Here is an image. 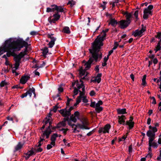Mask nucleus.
I'll list each match as a JSON object with an SVG mask.
<instances>
[{
    "mask_svg": "<svg viewBox=\"0 0 161 161\" xmlns=\"http://www.w3.org/2000/svg\"><path fill=\"white\" fill-rule=\"evenodd\" d=\"M58 104H57V105L54 106L52 110L54 113H55L56 112L57 109L58 108Z\"/></svg>",
    "mask_w": 161,
    "mask_h": 161,
    "instance_id": "42",
    "label": "nucleus"
},
{
    "mask_svg": "<svg viewBox=\"0 0 161 161\" xmlns=\"http://www.w3.org/2000/svg\"><path fill=\"white\" fill-rule=\"evenodd\" d=\"M59 112L63 117H68L71 114L69 111H68L66 108L59 110Z\"/></svg>",
    "mask_w": 161,
    "mask_h": 161,
    "instance_id": "11",
    "label": "nucleus"
},
{
    "mask_svg": "<svg viewBox=\"0 0 161 161\" xmlns=\"http://www.w3.org/2000/svg\"><path fill=\"white\" fill-rule=\"evenodd\" d=\"M77 118L73 115H72L70 117V120L73 121L75 123L77 121Z\"/></svg>",
    "mask_w": 161,
    "mask_h": 161,
    "instance_id": "33",
    "label": "nucleus"
},
{
    "mask_svg": "<svg viewBox=\"0 0 161 161\" xmlns=\"http://www.w3.org/2000/svg\"><path fill=\"white\" fill-rule=\"evenodd\" d=\"M152 130L154 133L156 132L157 131V129L156 127H153Z\"/></svg>",
    "mask_w": 161,
    "mask_h": 161,
    "instance_id": "56",
    "label": "nucleus"
},
{
    "mask_svg": "<svg viewBox=\"0 0 161 161\" xmlns=\"http://www.w3.org/2000/svg\"><path fill=\"white\" fill-rule=\"evenodd\" d=\"M82 125L80 124H77V128L89 129V128L87 126L88 125V122L87 119L86 118H83L81 120Z\"/></svg>",
    "mask_w": 161,
    "mask_h": 161,
    "instance_id": "7",
    "label": "nucleus"
},
{
    "mask_svg": "<svg viewBox=\"0 0 161 161\" xmlns=\"http://www.w3.org/2000/svg\"><path fill=\"white\" fill-rule=\"evenodd\" d=\"M27 95V92H26L25 93L22 94V95L21 96V97L22 98H23L24 97H26Z\"/></svg>",
    "mask_w": 161,
    "mask_h": 161,
    "instance_id": "57",
    "label": "nucleus"
},
{
    "mask_svg": "<svg viewBox=\"0 0 161 161\" xmlns=\"http://www.w3.org/2000/svg\"><path fill=\"white\" fill-rule=\"evenodd\" d=\"M53 17L54 18V20H53V19H52V20H51L50 21L51 23H52V22L54 23V21H56L57 20H58L60 17V16L57 13L54 14L53 15Z\"/></svg>",
    "mask_w": 161,
    "mask_h": 161,
    "instance_id": "21",
    "label": "nucleus"
},
{
    "mask_svg": "<svg viewBox=\"0 0 161 161\" xmlns=\"http://www.w3.org/2000/svg\"><path fill=\"white\" fill-rule=\"evenodd\" d=\"M148 14L144 13L143 18L144 19H147L148 17Z\"/></svg>",
    "mask_w": 161,
    "mask_h": 161,
    "instance_id": "50",
    "label": "nucleus"
},
{
    "mask_svg": "<svg viewBox=\"0 0 161 161\" xmlns=\"http://www.w3.org/2000/svg\"><path fill=\"white\" fill-rule=\"evenodd\" d=\"M58 135L57 134H54L51 136V144H52L53 146H54L55 145V141L56 140V138L58 137Z\"/></svg>",
    "mask_w": 161,
    "mask_h": 161,
    "instance_id": "19",
    "label": "nucleus"
},
{
    "mask_svg": "<svg viewBox=\"0 0 161 161\" xmlns=\"http://www.w3.org/2000/svg\"><path fill=\"white\" fill-rule=\"evenodd\" d=\"M133 118L131 116L130 117V120L126 122V125L129 126L130 129H132L134 126V122H132Z\"/></svg>",
    "mask_w": 161,
    "mask_h": 161,
    "instance_id": "17",
    "label": "nucleus"
},
{
    "mask_svg": "<svg viewBox=\"0 0 161 161\" xmlns=\"http://www.w3.org/2000/svg\"><path fill=\"white\" fill-rule=\"evenodd\" d=\"M58 91L59 92H62L63 91V88L61 86H60L58 88Z\"/></svg>",
    "mask_w": 161,
    "mask_h": 161,
    "instance_id": "51",
    "label": "nucleus"
},
{
    "mask_svg": "<svg viewBox=\"0 0 161 161\" xmlns=\"http://www.w3.org/2000/svg\"><path fill=\"white\" fill-rule=\"evenodd\" d=\"M103 104V102L101 101H99L97 103L95 102H92L90 105V106L93 108H95L96 111L99 113L103 110V108L100 107L101 105Z\"/></svg>",
    "mask_w": 161,
    "mask_h": 161,
    "instance_id": "6",
    "label": "nucleus"
},
{
    "mask_svg": "<svg viewBox=\"0 0 161 161\" xmlns=\"http://www.w3.org/2000/svg\"><path fill=\"white\" fill-rule=\"evenodd\" d=\"M47 12H50L53 11L52 10V9H51V8H47Z\"/></svg>",
    "mask_w": 161,
    "mask_h": 161,
    "instance_id": "62",
    "label": "nucleus"
},
{
    "mask_svg": "<svg viewBox=\"0 0 161 161\" xmlns=\"http://www.w3.org/2000/svg\"><path fill=\"white\" fill-rule=\"evenodd\" d=\"M27 92V94H28L30 97H31L32 95V93H33L34 96H35V90L34 88H32L29 89L28 91Z\"/></svg>",
    "mask_w": 161,
    "mask_h": 161,
    "instance_id": "23",
    "label": "nucleus"
},
{
    "mask_svg": "<svg viewBox=\"0 0 161 161\" xmlns=\"http://www.w3.org/2000/svg\"><path fill=\"white\" fill-rule=\"evenodd\" d=\"M153 8V6L152 5H149L148 6L147 8L150 10H151Z\"/></svg>",
    "mask_w": 161,
    "mask_h": 161,
    "instance_id": "61",
    "label": "nucleus"
},
{
    "mask_svg": "<svg viewBox=\"0 0 161 161\" xmlns=\"http://www.w3.org/2000/svg\"><path fill=\"white\" fill-rule=\"evenodd\" d=\"M158 62V60L157 58H155L153 60V63L154 64H156Z\"/></svg>",
    "mask_w": 161,
    "mask_h": 161,
    "instance_id": "64",
    "label": "nucleus"
},
{
    "mask_svg": "<svg viewBox=\"0 0 161 161\" xmlns=\"http://www.w3.org/2000/svg\"><path fill=\"white\" fill-rule=\"evenodd\" d=\"M118 118V122L121 124L125 125V119H126L125 116L122 115L121 116H119Z\"/></svg>",
    "mask_w": 161,
    "mask_h": 161,
    "instance_id": "18",
    "label": "nucleus"
},
{
    "mask_svg": "<svg viewBox=\"0 0 161 161\" xmlns=\"http://www.w3.org/2000/svg\"><path fill=\"white\" fill-rule=\"evenodd\" d=\"M75 2L73 0L69 1L68 3V4H70L71 7H73L74 5L75 4Z\"/></svg>",
    "mask_w": 161,
    "mask_h": 161,
    "instance_id": "36",
    "label": "nucleus"
},
{
    "mask_svg": "<svg viewBox=\"0 0 161 161\" xmlns=\"http://www.w3.org/2000/svg\"><path fill=\"white\" fill-rule=\"evenodd\" d=\"M78 89L76 88L75 87L74 90V95H73L74 97H75V95L78 94Z\"/></svg>",
    "mask_w": 161,
    "mask_h": 161,
    "instance_id": "43",
    "label": "nucleus"
},
{
    "mask_svg": "<svg viewBox=\"0 0 161 161\" xmlns=\"http://www.w3.org/2000/svg\"><path fill=\"white\" fill-rule=\"evenodd\" d=\"M106 36L105 32L103 31L92 43V48L89 49L90 52L92 53V56L96 61L97 60L98 55L95 53L96 52H99L101 47L103 45L102 41L104 40Z\"/></svg>",
    "mask_w": 161,
    "mask_h": 161,
    "instance_id": "2",
    "label": "nucleus"
},
{
    "mask_svg": "<svg viewBox=\"0 0 161 161\" xmlns=\"http://www.w3.org/2000/svg\"><path fill=\"white\" fill-rule=\"evenodd\" d=\"M152 152H148V154L147 155L146 157L148 158H151L152 157Z\"/></svg>",
    "mask_w": 161,
    "mask_h": 161,
    "instance_id": "45",
    "label": "nucleus"
},
{
    "mask_svg": "<svg viewBox=\"0 0 161 161\" xmlns=\"http://www.w3.org/2000/svg\"><path fill=\"white\" fill-rule=\"evenodd\" d=\"M63 31L64 33L67 34H69L70 32L69 27L67 26L65 27L64 28Z\"/></svg>",
    "mask_w": 161,
    "mask_h": 161,
    "instance_id": "30",
    "label": "nucleus"
},
{
    "mask_svg": "<svg viewBox=\"0 0 161 161\" xmlns=\"http://www.w3.org/2000/svg\"><path fill=\"white\" fill-rule=\"evenodd\" d=\"M95 69L97 71V72H98L99 71V66H96L95 68Z\"/></svg>",
    "mask_w": 161,
    "mask_h": 161,
    "instance_id": "60",
    "label": "nucleus"
},
{
    "mask_svg": "<svg viewBox=\"0 0 161 161\" xmlns=\"http://www.w3.org/2000/svg\"><path fill=\"white\" fill-rule=\"evenodd\" d=\"M138 11L137 10L135 12V13L134 14V15L136 19H138Z\"/></svg>",
    "mask_w": 161,
    "mask_h": 161,
    "instance_id": "44",
    "label": "nucleus"
},
{
    "mask_svg": "<svg viewBox=\"0 0 161 161\" xmlns=\"http://www.w3.org/2000/svg\"><path fill=\"white\" fill-rule=\"evenodd\" d=\"M80 81L81 82L80 84H78V81H77V86L79 90L82 88V91L79 90L80 92V95L77 98L76 103L74 104V106H76L78 104L81 102V99H82L83 102L84 103H87L88 101L87 99H86V97L85 95V87L83 84V81H82L81 80H80Z\"/></svg>",
    "mask_w": 161,
    "mask_h": 161,
    "instance_id": "4",
    "label": "nucleus"
},
{
    "mask_svg": "<svg viewBox=\"0 0 161 161\" xmlns=\"http://www.w3.org/2000/svg\"><path fill=\"white\" fill-rule=\"evenodd\" d=\"M68 129H62L61 130L63 132V133L64 135L66 134V132L68 130Z\"/></svg>",
    "mask_w": 161,
    "mask_h": 161,
    "instance_id": "48",
    "label": "nucleus"
},
{
    "mask_svg": "<svg viewBox=\"0 0 161 161\" xmlns=\"http://www.w3.org/2000/svg\"><path fill=\"white\" fill-rule=\"evenodd\" d=\"M90 96H93L95 95V93L94 91H92L90 92Z\"/></svg>",
    "mask_w": 161,
    "mask_h": 161,
    "instance_id": "52",
    "label": "nucleus"
},
{
    "mask_svg": "<svg viewBox=\"0 0 161 161\" xmlns=\"http://www.w3.org/2000/svg\"><path fill=\"white\" fill-rule=\"evenodd\" d=\"M23 145V144L21 143V142L19 143L18 145L15 147V149L16 151L18 150L21 149Z\"/></svg>",
    "mask_w": 161,
    "mask_h": 161,
    "instance_id": "29",
    "label": "nucleus"
},
{
    "mask_svg": "<svg viewBox=\"0 0 161 161\" xmlns=\"http://www.w3.org/2000/svg\"><path fill=\"white\" fill-rule=\"evenodd\" d=\"M147 134V136L149 137L155 136V134L153 133L151 130L148 131Z\"/></svg>",
    "mask_w": 161,
    "mask_h": 161,
    "instance_id": "31",
    "label": "nucleus"
},
{
    "mask_svg": "<svg viewBox=\"0 0 161 161\" xmlns=\"http://www.w3.org/2000/svg\"><path fill=\"white\" fill-rule=\"evenodd\" d=\"M144 13L147 14H151L152 12L151 10H150L147 8H145L144 11Z\"/></svg>",
    "mask_w": 161,
    "mask_h": 161,
    "instance_id": "37",
    "label": "nucleus"
},
{
    "mask_svg": "<svg viewBox=\"0 0 161 161\" xmlns=\"http://www.w3.org/2000/svg\"><path fill=\"white\" fill-rule=\"evenodd\" d=\"M151 98L153 100V102H152V103L153 104H156V100L154 97H151Z\"/></svg>",
    "mask_w": 161,
    "mask_h": 161,
    "instance_id": "49",
    "label": "nucleus"
},
{
    "mask_svg": "<svg viewBox=\"0 0 161 161\" xmlns=\"http://www.w3.org/2000/svg\"><path fill=\"white\" fill-rule=\"evenodd\" d=\"M101 74L100 73L98 74L97 76L96 77L95 79L92 80V81L93 82H97L98 83H99L101 81Z\"/></svg>",
    "mask_w": 161,
    "mask_h": 161,
    "instance_id": "20",
    "label": "nucleus"
},
{
    "mask_svg": "<svg viewBox=\"0 0 161 161\" xmlns=\"http://www.w3.org/2000/svg\"><path fill=\"white\" fill-rule=\"evenodd\" d=\"M68 124L71 126L72 128H74L73 132L75 133L77 132H79V131L77 130V124L76 125H75L74 124H72L71 122V120H68Z\"/></svg>",
    "mask_w": 161,
    "mask_h": 161,
    "instance_id": "14",
    "label": "nucleus"
},
{
    "mask_svg": "<svg viewBox=\"0 0 161 161\" xmlns=\"http://www.w3.org/2000/svg\"><path fill=\"white\" fill-rule=\"evenodd\" d=\"M122 14L125 15L126 18V21L130 23L131 19L132 18L133 14L132 13H129L127 11H122Z\"/></svg>",
    "mask_w": 161,
    "mask_h": 161,
    "instance_id": "9",
    "label": "nucleus"
},
{
    "mask_svg": "<svg viewBox=\"0 0 161 161\" xmlns=\"http://www.w3.org/2000/svg\"><path fill=\"white\" fill-rule=\"evenodd\" d=\"M79 71L80 75L81 77H82L83 75H85L86 76L87 75V74L86 73V72L85 70H83L82 67L80 68Z\"/></svg>",
    "mask_w": 161,
    "mask_h": 161,
    "instance_id": "25",
    "label": "nucleus"
},
{
    "mask_svg": "<svg viewBox=\"0 0 161 161\" xmlns=\"http://www.w3.org/2000/svg\"><path fill=\"white\" fill-rule=\"evenodd\" d=\"M57 11L59 12H63L64 11V8L61 6H57Z\"/></svg>",
    "mask_w": 161,
    "mask_h": 161,
    "instance_id": "35",
    "label": "nucleus"
},
{
    "mask_svg": "<svg viewBox=\"0 0 161 161\" xmlns=\"http://www.w3.org/2000/svg\"><path fill=\"white\" fill-rule=\"evenodd\" d=\"M160 45L159 44V43H158L156 47V48L155 49V50L156 51V52L157 51L159 50L160 49Z\"/></svg>",
    "mask_w": 161,
    "mask_h": 161,
    "instance_id": "38",
    "label": "nucleus"
},
{
    "mask_svg": "<svg viewBox=\"0 0 161 161\" xmlns=\"http://www.w3.org/2000/svg\"><path fill=\"white\" fill-rule=\"evenodd\" d=\"M30 79V76L24 75L21 77L20 80V82L22 84H25Z\"/></svg>",
    "mask_w": 161,
    "mask_h": 161,
    "instance_id": "13",
    "label": "nucleus"
},
{
    "mask_svg": "<svg viewBox=\"0 0 161 161\" xmlns=\"http://www.w3.org/2000/svg\"><path fill=\"white\" fill-rule=\"evenodd\" d=\"M52 115V114L50 113L48 116L46 117L44 120V124L46 125L48 123L49 126H48L46 130L43 132L41 136V137H40L41 140L39 142L38 147H40L42 145V142L44 140V138L45 136H46V138H48L49 137V136L51 132L50 127H52L51 124L52 121V119L51 117Z\"/></svg>",
    "mask_w": 161,
    "mask_h": 161,
    "instance_id": "3",
    "label": "nucleus"
},
{
    "mask_svg": "<svg viewBox=\"0 0 161 161\" xmlns=\"http://www.w3.org/2000/svg\"><path fill=\"white\" fill-rule=\"evenodd\" d=\"M117 111L118 113L119 114H123L126 113V109L125 108H123L122 109H117Z\"/></svg>",
    "mask_w": 161,
    "mask_h": 161,
    "instance_id": "27",
    "label": "nucleus"
},
{
    "mask_svg": "<svg viewBox=\"0 0 161 161\" xmlns=\"http://www.w3.org/2000/svg\"><path fill=\"white\" fill-rule=\"evenodd\" d=\"M110 128V125L109 124L106 125L104 128H99L98 130L99 133L103 132V133H108L109 130Z\"/></svg>",
    "mask_w": 161,
    "mask_h": 161,
    "instance_id": "10",
    "label": "nucleus"
},
{
    "mask_svg": "<svg viewBox=\"0 0 161 161\" xmlns=\"http://www.w3.org/2000/svg\"><path fill=\"white\" fill-rule=\"evenodd\" d=\"M7 84V83L5 81H3L1 82L0 84V86L1 87H3L4 86L6 85Z\"/></svg>",
    "mask_w": 161,
    "mask_h": 161,
    "instance_id": "40",
    "label": "nucleus"
},
{
    "mask_svg": "<svg viewBox=\"0 0 161 161\" xmlns=\"http://www.w3.org/2000/svg\"><path fill=\"white\" fill-rule=\"evenodd\" d=\"M145 30L142 28L140 30H136L134 33L133 35L135 37L140 36L144 32Z\"/></svg>",
    "mask_w": 161,
    "mask_h": 161,
    "instance_id": "16",
    "label": "nucleus"
},
{
    "mask_svg": "<svg viewBox=\"0 0 161 161\" xmlns=\"http://www.w3.org/2000/svg\"><path fill=\"white\" fill-rule=\"evenodd\" d=\"M96 54L98 55V57L97 59V61H96L95 60L94 58L92 56V53H91L92 54V56L89 58V60L85 64V66H86L85 69L86 70H87L90 68L91 64L94 61L97 62L98 58H99L100 60L101 58L102 55L101 53H99L98 52H96Z\"/></svg>",
    "mask_w": 161,
    "mask_h": 161,
    "instance_id": "5",
    "label": "nucleus"
},
{
    "mask_svg": "<svg viewBox=\"0 0 161 161\" xmlns=\"http://www.w3.org/2000/svg\"><path fill=\"white\" fill-rule=\"evenodd\" d=\"M158 144H161V135L159 136V137L158 141Z\"/></svg>",
    "mask_w": 161,
    "mask_h": 161,
    "instance_id": "63",
    "label": "nucleus"
},
{
    "mask_svg": "<svg viewBox=\"0 0 161 161\" xmlns=\"http://www.w3.org/2000/svg\"><path fill=\"white\" fill-rule=\"evenodd\" d=\"M146 75H144L142 79V85L144 86H145L146 84Z\"/></svg>",
    "mask_w": 161,
    "mask_h": 161,
    "instance_id": "32",
    "label": "nucleus"
},
{
    "mask_svg": "<svg viewBox=\"0 0 161 161\" xmlns=\"http://www.w3.org/2000/svg\"><path fill=\"white\" fill-rule=\"evenodd\" d=\"M28 45V43L22 39L19 38L16 41H14L12 38H9L6 40L0 48V54L7 52L8 57L11 56L14 57L15 69L12 70L13 73H15V70L18 69L21 62V58L28 53L27 48Z\"/></svg>",
    "mask_w": 161,
    "mask_h": 161,
    "instance_id": "1",
    "label": "nucleus"
},
{
    "mask_svg": "<svg viewBox=\"0 0 161 161\" xmlns=\"http://www.w3.org/2000/svg\"><path fill=\"white\" fill-rule=\"evenodd\" d=\"M149 146H152L154 148H156L158 147V144L155 142L151 143V144H148Z\"/></svg>",
    "mask_w": 161,
    "mask_h": 161,
    "instance_id": "26",
    "label": "nucleus"
},
{
    "mask_svg": "<svg viewBox=\"0 0 161 161\" xmlns=\"http://www.w3.org/2000/svg\"><path fill=\"white\" fill-rule=\"evenodd\" d=\"M129 152L130 153H131L132 152V146L131 145H130L129 146Z\"/></svg>",
    "mask_w": 161,
    "mask_h": 161,
    "instance_id": "55",
    "label": "nucleus"
},
{
    "mask_svg": "<svg viewBox=\"0 0 161 161\" xmlns=\"http://www.w3.org/2000/svg\"><path fill=\"white\" fill-rule=\"evenodd\" d=\"M161 36V33L158 32V33L157 35L156 36V37L160 39Z\"/></svg>",
    "mask_w": 161,
    "mask_h": 161,
    "instance_id": "53",
    "label": "nucleus"
},
{
    "mask_svg": "<svg viewBox=\"0 0 161 161\" xmlns=\"http://www.w3.org/2000/svg\"><path fill=\"white\" fill-rule=\"evenodd\" d=\"M151 119L149 118L147 119V123L148 125H149L151 123Z\"/></svg>",
    "mask_w": 161,
    "mask_h": 161,
    "instance_id": "59",
    "label": "nucleus"
},
{
    "mask_svg": "<svg viewBox=\"0 0 161 161\" xmlns=\"http://www.w3.org/2000/svg\"><path fill=\"white\" fill-rule=\"evenodd\" d=\"M47 37L50 39L51 41L49 42L48 45L49 46V47L52 48L55 44V42L56 40V38L54 36L53 34H48L47 35Z\"/></svg>",
    "mask_w": 161,
    "mask_h": 161,
    "instance_id": "8",
    "label": "nucleus"
},
{
    "mask_svg": "<svg viewBox=\"0 0 161 161\" xmlns=\"http://www.w3.org/2000/svg\"><path fill=\"white\" fill-rule=\"evenodd\" d=\"M79 113L78 111H76L75 112L73 115L76 117L77 119H78L79 118Z\"/></svg>",
    "mask_w": 161,
    "mask_h": 161,
    "instance_id": "41",
    "label": "nucleus"
},
{
    "mask_svg": "<svg viewBox=\"0 0 161 161\" xmlns=\"http://www.w3.org/2000/svg\"><path fill=\"white\" fill-rule=\"evenodd\" d=\"M66 124L65 123V121L64 120L62 122L59 123L57 125V126L55 127V128H59L65 126Z\"/></svg>",
    "mask_w": 161,
    "mask_h": 161,
    "instance_id": "22",
    "label": "nucleus"
},
{
    "mask_svg": "<svg viewBox=\"0 0 161 161\" xmlns=\"http://www.w3.org/2000/svg\"><path fill=\"white\" fill-rule=\"evenodd\" d=\"M42 51L43 55L45 57V56L48 52V50L47 47H45L44 49H42Z\"/></svg>",
    "mask_w": 161,
    "mask_h": 161,
    "instance_id": "28",
    "label": "nucleus"
},
{
    "mask_svg": "<svg viewBox=\"0 0 161 161\" xmlns=\"http://www.w3.org/2000/svg\"><path fill=\"white\" fill-rule=\"evenodd\" d=\"M119 24L120 28L124 29L127 27L130 23L125 20H122L119 22Z\"/></svg>",
    "mask_w": 161,
    "mask_h": 161,
    "instance_id": "12",
    "label": "nucleus"
},
{
    "mask_svg": "<svg viewBox=\"0 0 161 161\" xmlns=\"http://www.w3.org/2000/svg\"><path fill=\"white\" fill-rule=\"evenodd\" d=\"M34 150L35 152L36 153V152H41L42 151V149L41 147H39L36 150L35 149H34Z\"/></svg>",
    "mask_w": 161,
    "mask_h": 161,
    "instance_id": "47",
    "label": "nucleus"
},
{
    "mask_svg": "<svg viewBox=\"0 0 161 161\" xmlns=\"http://www.w3.org/2000/svg\"><path fill=\"white\" fill-rule=\"evenodd\" d=\"M52 7L51 8V9H52V10L53 11H54L55 10L57 11V6L55 5H52Z\"/></svg>",
    "mask_w": 161,
    "mask_h": 161,
    "instance_id": "39",
    "label": "nucleus"
},
{
    "mask_svg": "<svg viewBox=\"0 0 161 161\" xmlns=\"http://www.w3.org/2000/svg\"><path fill=\"white\" fill-rule=\"evenodd\" d=\"M154 139H155V136H153L149 137L148 144H151V143H152L153 142H154V141H153L154 140Z\"/></svg>",
    "mask_w": 161,
    "mask_h": 161,
    "instance_id": "34",
    "label": "nucleus"
},
{
    "mask_svg": "<svg viewBox=\"0 0 161 161\" xmlns=\"http://www.w3.org/2000/svg\"><path fill=\"white\" fill-rule=\"evenodd\" d=\"M53 146L52 144H51V143L50 144H48L47 146V148L48 150H49L53 147Z\"/></svg>",
    "mask_w": 161,
    "mask_h": 161,
    "instance_id": "46",
    "label": "nucleus"
},
{
    "mask_svg": "<svg viewBox=\"0 0 161 161\" xmlns=\"http://www.w3.org/2000/svg\"><path fill=\"white\" fill-rule=\"evenodd\" d=\"M117 23V21L114 19H111L108 25L111 24L113 26H115Z\"/></svg>",
    "mask_w": 161,
    "mask_h": 161,
    "instance_id": "24",
    "label": "nucleus"
},
{
    "mask_svg": "<svg viewBox=\"0 0 161 161\" xmlns=\"http://www.w3.org/2000/svg\"><path fill=\"white\" fill-rule=\"evenodd\" d=\"M67 101L66 103V105L67 106H69L70 102V100H72L71 99L69 98L68 97H67Z\"/></svg>",
    "mask_w": 161,
    "mask_h": 161,
    "instance_id": "54",
    "label": "nucleus"
},
{
    "mask_svg": "<svg viewBox=\"0 0 161 161\" xmlns=\"http://www.w3.org/2000/svg\"><path fill=\"white\" fill-rule=\"evenodd\" d=\"M36 153L35 152L34 150L33 149H31V150L27 152V153L25 154V157L26 159H28L31 156L33 155H34Z\"/></svg>",
    "mask_w": 161,
    "mask_h": 161,
    "instance_id": "15",
    "label": "nucleus"
},
{
    "mask_svg": "<svg viewBox=\"0 0 161 161\" xmlns=\"http://www.w3.org/2000/svg\"><path fill=\"white\" fill-rule=\"evenodd\" d=\"M34 73L35 75L39 76L40 73L39 72L37 71V70H36L34 72Z\"/></svg>",
    "mask_w": 161,
    "mask_h": 161,
    "instance_id": "58",
    "label": "nucleus"
}]
</instances>
